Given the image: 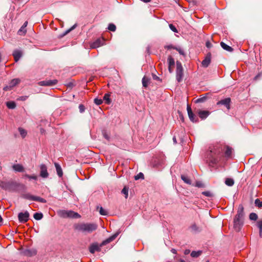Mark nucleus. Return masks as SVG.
<instances>
[{
	"label": "nucleus",
	"instance_id": "obj_1",
	"mask_svg": "<svg viewBox=\"0 0 262 262\" xmlns=\"http://www.w3.org/2000/svg\"><path fill=\"white\" fill-rule=\"evenodd\" d=\"M221 150L222 149H221L219 146L217 145L213 148H211L210 150L207 152V161L209 162L210 165H213L219 162Z\"/></svg>",
	"mask_w": 262,
	"mask_h": 262
},
{
	"label": "nucleus",
	"instance_id": "obj_2",
	"mask_svg": "<svg viewBox=\"0 0 262 262\" xmlns=\"http://www.w3.org/2000/svg\"><path fill=\"white\" fill-rule=\"evenodd\" d=\"M244 225V208L242 206L238 207L237 214L233 220V228L235 231L239 232Z\"/></svg>",
	"mask_w": 262,
	"mask_h": 262
},
{
	"label": "nucleus",
	"instance_id": "obj_3",
	"mask_svg": "<svg viewBox=\"0 0 262 262\" xmlns=\"http://www.w3.org/2000/svg\"><path fill=\"white\" fill-rule=\"evenodd\" d=\"M98 225L95 223H78L74 225V228L78 231L84 233H91L95 231Z\"/></svg>",
	"mask_w": 262,
	"mask_h": 262
},
{
	"label": "nucleus",
	"instance_id": "obj_4",
	"mask_svg": "<svg viewBox=\"0 0 262 262\" xmlns=\"http://www.w3.org/2000/svg\"><path fill=\"white\" fill-rule=\"evenodd\" d=\"M19 185V184L18 183L12 180L8 181H2L0 182V187L9 191H15Z\"/></svg>",
	"mask_w": 262,
	"mask_h": 262
},
{
	"label": "nucleus",
	"instance_id": "obj_5",
	"mask_svg": "<svg viewBox=\"0 0 262 262\" xmlns=\"http://www.w3.org/2000/svg\"><path fill=\"white\" fill-rule=\"evenodd\" d=\"M117 234H115L113 236L110 237V238H108V239H107L106 240H105V241L103 242V243H102L101 245L100 246H99L97 244H92L90 246V252L91 253H94L96 251H100L101 250V248L100 247L102 246V245H105V244L106 243H108L110 242H111V241H112L113 240H114L116 237H117Z\"/></svg>",
	"mask_w": 262,
	"mask_h": 262
},
{
	"label": "nucleus",
	"instance_id": "obj_6",
	"mask_svg": "<svg viewBox=\"0 0 262 262\" xmlns=\"http://www.w3.org/2000/svg\"><path fill=\"white\" fill-rule=\"evenodd\" d=\"M59 214L62 217H70L77 219L80 217V215L77 212L72 210H60L58 212Z\"/></svg>",
	"mask_w": 262,
	"mask_h": 262
},
{
	"label": "nucleus",
	"instance_id": "obj_7",
	"mask_svg": "<svg viewBox=\"0 0 262 262\" xmlns=\"http://www.w3.org/2000/svg\"><path fill=\"white\" fill-rule=\"evenodd\" d=\"M183 78V69L180 61H177L176 79L177 81L181 82Z\"/></svg>",
	"mask_w": 262,
	"mask_h": 262
},
{
	"label": "nucleus",
	"instance_id": "obj_8",
	"mask_svg": "<svg viewBox=\"0 0 262 262\" xmlns=\"http://www.w3.org/2000/svg\"><path fill=\"white\" fill-rule=\"evenodd\" d=\"M19 222L24 223L29 220V213L26 211L25 212H20L18 215Z\"/></svg>",
	"mask_w": 262,
	"mask_h": 262
},
{
	"label": "nucleus",
	"instance_id": "obj_9",
	"mask_svg": "<svg viewBox=\"0 0 262 262\" xmlns=\"http://www.w3.org/2000/svg\"><path fill=\"white\" fill-rule=\"evenodd\" d=\"M187 111L189 119L193 122H197L199 121L198 117L195 115L192 112L191 108L190 105H187Z\"/></svg>",
	"mask_w": 262,
	"mask_h": 262
},
{
	"label": "nucleus",
	"instance_id": "obj_10",
	"mask_svg": "<svg viewBox=\"0 0 262 262\" xmlns=\"http://www.w3.org/2000/svg\"><path fill=\"white\" fill-rule=\"evenodd\" d=\"M58 81L56 79L47 80L39 82L38 84L40 86H51L57 84Z\"/></svg>",
	"mask_w": 262,
	"mask_h": 262
},
{
	"label": "nucleus",
	"instance_id": "obj_11",
	"mask_svg": "<svg viewBox=\"0 0 262 262\" xmlns=\"http://www.w3.org/2000/svg\"><path fill=\"white\" fill-rule=\"evenodd\" d=\"M104 40L103 38H98L91 44V48L92 49L97 48L104 44Z\"/></svg>",
	"mask_w": 262,
	"mask_h": 262
},
{
	"label": "nucleus",
	"instance_id": "obj_12",
	"mask_svg": "<svg viewBox=\"0 0 262 262\" xmlns=\"http://www.w3.org/2000/svg\"><path fill=\"white\" fill-rule=\"evenodd\" d=\"M231 99L226 98L217 102V105H224L229 110L230 108Z\"/></svg>",
	"mask_w": 262,
	"mask_h": 262
},
{
	"label": "nucleus",
	"instance_id": "obj_13",
	"mask_svg": "<svg viewBox=\"0 0 262 262\" xmlns=\"http://www.w3.org/2000/svg\"><path fill=\"white\" fill-rule=\"evenodd\" d=\"M40 176L43 178H47L49 176L47 171V167L45 164H41L40 166Z\"/></svg>",
	"mask_w": 262,
	"mask_h": 262
},
{
	"label": "nucleus",
	"instance_id": "obj_14",
	"mask_svg": "<svg viewBox=\"0 0 262 262\" xmlns=\"http://www.w3.org/2000/svg\"><path fill=\"white\" fill-rule=\"evenodd\" d=\"M211 54L210 53L207 54L205 59L202 62V65L204 68H207L209 66L211 62Z\"/></svg>",
	"mask_w": 262,
	"mask_h": 262
},
{
	"label": "nucleus",
	"instance_id": "obj_15",
	"mask_svg": "<svg viewBox=\"0 0 262 262\" xmlns=\"http://www.w3.org/2000/svg\"><path fill=\"white\" fill-rule=\"evenodd\" d=\"M197 113L200 118L203 120L205 119L210 114V112L208 111L199 110Z\"/></svg>",
	"mask_w": 262,
	"mask_h": 262
},
{
	"label": "nucleus",
	"instance_id": "obj_16",
	"mask_svg": "<svg viewBox=\"0 0 262 262\" xmlns=\"http://www.w3.org/2000/svg\"><path fill=\"white\" fill-rule=\"evenodd\" d=\"M22 52L19 50H15L13 52V56L14 57L15 62H17L22 56Z\"/></svg>",
	"mask_w": 262,
	"mask_h": 262
},
{
	"label": "nucleus",
	"instance_id": "obj_17",
	"mask_svg": "<svg viewBox=\"0 0 262 262\" xmlns=\"http://www.w3.org/2000/svg\"><path fill=\"white\" fill-rule=\"evenodd\" d=\"M14 170L17 172H23L24 171V167L19 164H14L12 166Z\"/></svg>",
	"mask_w": 262,
	"mask_h": 262
},
{
	"label": "nucleus",
	"instance_id": "obj_18",
	"mask_svg": "<svg viewBox=\"0 0 262 262\" xmlns=\"http://www.w3.org/2000/svg\"><path fill=\"white\" fill-rule=\"evenodd\" d=\"M55 166L56 170L58 176L59 177H61L62 176L63 173H62V170L61 166H60V165L59 164H58L57 163H55Z\"/></svg>",
	"mask_w": 262,
	"mask_h": 262
},
{
	"label": "nucleus",
	"instance_id": "obj_19",
	"mask_svg": "<svg viewBox=\"0 0 262 262\" xmlns=\"http://www.w3.org/2000/svg\"><path fill=\"white\" fill-rule=\"evenodd\" d=\"M20 82V79L18 78L12 79L9 83V86L12 88Z\"/></svg>",
	"mask_w": 262,
	"mask_h": 262
},
{
	"label": "nucleus",
	"instance_id": "obj_20",
	"mask_svg": "<svg viewBox=\"0 0 262 262\" xmlns=\"http://www.w3.org/2000/svg\"><path fill=\"white\" fill-rule=\"evenodd\" d=\"M221 46L223 49L228 52H232L233 51V49L231 47L223 42H221Z\"/></svg>",
	"mask_w": 262,
	"mask_h": 262
},
{
	"label": "nucleus",
	"instance_id": "obj_21",
	"mask_svg": "<svg viewBox=\"0 0 262 262\" xmlns=\"http://www.w3.org/2000/svg\"><path fill=\"white\" fill-rule=\"evenodd\" d=\"M225 148H226V150H225L226 157H231L232 152V149L228 146H226Z\"/></svg>",
	"mask_w": 262,
	"mask_h": 262
},
{
	"label": "nucleus",
	"instance_id": "obj_22",
	"mask_svg": "<svg viewBox=\"0 0 262 262\" xmlns=\"http://www.w3.org/2000/svg\"><path fill=\"white\" fill-rule=\"evenodd\" d=\"M6 105L9 109H14L16 107V103L14 101H9L6 103Z\"/></svg>",
	"mask_w": 262,
	"mask_h": 262
},
{
	"label": "nucleus",
	"instance_id": "obj_23",
	"mask_svg": "<svg viewBox=\"0 0 262 262\" xmlns=\"http://www.w3.org/2000/svg\"><path fill=\"white\" fill-rule=\"evenodd\" d=\"M23 198H24L25 199L32 200V201H34V198H35V196L32 195L30 194V193L24 194L23 195Z\"/></svg>",
	"mask_w": 262,
	"mask_h": 262
},
{
	"label": "nucleus",
	"instance_id": "obj_24",
	"mask_svg": "<svg viewBox=\"0 0 262 262\" xmlns=\"http://www.w3.org/2000/svg\"><path fill=\"white\" fill-rule=\"evenodd\" d=\"M234 182L231 178H227L225 180V184L229 186H232L234 185Z\"/></svg>",
	"mask_w": 262,
	"mask_h": 262
},
{
	"label": "nucleus",
	"instance_id": "obj_25",
	"mask_svg": "<svg viewBox=\"0 0 262 262\" xmlns=\"http://www.w3.org/2000/svg\"><path fill=\"white\" fill-rule=\"evenodd\" d=\"M18 131L22 138H24L27 136V132L25 129L21 127H19Z\"/></svg>",
	"mask_w": 262,
	"mask_h": 262
},
{
	"label": "nucleus",
	"instance_id": "obj_26",
	"mask_svg": "<svg viewBox=\"0 0 262 262\" xmlns=\"http://www.w3.org/2000/svg\"><path fill=\"white\" fill-rule=\"evenodd\" d=\"M110 97V94L109 93L105 94L103 97V100L105 101V103L106 104H110L111 102V100Z\"/></svg>",
	"mask_w": 262,
	"mask_h": 262
},
{
	"label": "nucleus",
	"instance_id": "obj_27",
	"mask_svg": "<svg viewBox=\"0 0 262 262\" xmlns=\"http://www.w3.org/2000/svg\"><path fill=\"white\" fill-rule=\"evenodd\" d=\"M202 253V251H193L191 252V256L192 257H199Z\"/></svg>",
	"mask_w": 262,
	"mask_h": 262
},
{
	"label": "nucleus",
	"instance_id": "obj_28",
	"mask_svg": "<svg viewBox=\"0 0 262 262\" xmlns=\"http://www.w3.org/2000/svg\"><path fill=\"white\" fill-rule=\"evenodd\" d=\"M181 179L185 183L187 184H191V181L187 176L182 175Z\"/></svg>",
	"mask_w": 262,
	"mask_h": 262
},
{
	"label": "nucleus",
	"instance_id": "obj_29",
	"mask_svg": "<svg viewBox=\"0 0 262 262\" xmlns=\"http://www.w3.org/2000/svg\"><path fill=\"white\" fill-rule=\"evenodd\" d=\"M33 217L36 220H40L43 217V214L42 213L36 212L34 214Z\"/></svg>",
	"mask_w": 262,
	"mask_h": 262
},
{
	"label": "nucleus",
	"instance_id": "obj_30",
	"mask_svg": "<svg viewBox=\"0 0 262 262\" xmlns=\"http://www.w3.org/2000/svg\"><path fill=\"white\" fill-rule=\"evenodd\" d=\"M168 62L169 67H173L174 65V60L171 56L168 58Z\"/></svg>",
	"mask_w": 262,
	"mask_h": 262
},
{
	"label": "nucleus",
	"instance_id": "obj_31",
	"mask_svg": "<svg viewBox=\"0 0 262 262\" xmlns=\"http://www.w3.org/2000/svg\"><path fill=\"white\" fill-rule=\"evenodd\" d=\"M190 228L192 231L199 232L200 231V228L196 226L195 224H193L190 227Z\"/></svg>",
	"mask_w": 262,
	"mask_h": 262
},
{
	"label": "nucleus",
	"instance_id": "obj_32",
	"mask_svg": "<svg viewBox=\"0 0 262 262\" xmlns=\"http://www.w3.org/2000/svg\"><path fill=\"white\" fill-rule=\"evenodd\" d=\"M249 219L252 221H256L258 219V216L255 213H251L249 215Z\"/></svg>",
	"mask_w": 262,
	"mask_h": 262
},
{
	"label": "nucleus",
	"instance_id": "obj_33",
	"mask_svg": "<svg viewBox=\"0 0 262 262\" xmlns=\"http://www.w3.org/2000/svg\"><path fill=\"white\" fill-rule=\"evenodd\" d=\"M34 201H37L42 203H45L47 202V201L45 199L36 196H35Z\"/></svg>",
	"mask_w": 262,
	"mask_h": 262
},
{
	"label": "nucleus",
	"instance_id": "obj_34",
	"mask_svg": "<svg viewBox=\"0 0 262 262\" xmlns=\"http://www.w3.org/2000/svg\"><path fill=\"white\" fill-rule=\"evenodd\" d=\"M148 79L145 76L142 78V82L143 86L145 88L147 87L148 83Z\"/></svg>",
	"mask_w": 262,
	"mask_h": 262
},
{
	"label": "nucleus",
	"instance_id": "obj_35",
	"mask_svg": "<svg viewBox=\"0 0 262 262\" xmlns=\"http://www.w3.org/2000/svg\"><path fill=\"white\" fill-rule=\"evenodd\" d=\"M77 26V24L74 25L71 28L67 30L61 36L63 37L68 34L69 32H70L71 31L74 30Z\"/></svg>",
	"mask_w": 262,
	"mask_h": 262
},
{
	"label": "nucleus",
	"instance_id": "obj_36",
	"mask_svg": "<svg viewBox=\"0 0 262 262\" xmlns=\"http://www.w3.org/2000/svg\"><path fill=\"white\" fill-rule=\"evenodd\" d=\"M77 26V24L74 25L71 28L67 30L61 36L63 37L68 34L69 32H70L71 31L74 30Z\"/></svg>",
	"mask_w": 262,
	"mask_h": 262
},
{
	"label": "nucleus",
	"instance_id": "obj_37",
	"mask_svg": "<svg viewBox=\"0 0 262 262\" xmlns=\"http://www.w3.org/2000/svg\"><path fill=\"white\" fill-rule=\"evenodd\" d=\"M173 49L177 50L181 55H185V52L180 47H173Z\"/></svg>",
	"mask_w": 262,
	"mask_h": 262
},
{
	"label": "nucleus",
	"instance_id": "obj_38",
	"mask_svg": "<svg viewBox=\"0 0 262 262\" xmlns=\"http://www.w3.org/2000/svg\"><path fill=\"white\" fill-rule=\"evenodd\" d=\"M24 177L29 179L30 180L33 179V180H36L37 179V177L35 175L30 176L28 174H25L24 175Z\"/></svg>",
	"mask_w": 262,
	"mask_h": 262
},
{
	"label": "nucleus",
	"instance_id": "obj_39",
	"mask_svg": "<svg viewBox=\"0 0 262 262\" xmlns=\"http://www.w3.org/2000/svg\"><path fill=\"white\" fill-rule=\"evenodd\" d=\"M108 29L111 31H115L116 29V26L113 24H110L108 26Z\"/></svg>",
	"mask_w": 262,
	"mask_h": 262
},
{
	"label": "nucleus",
	"instance_id": "obj_40",
	"mask_svg": "<svg viewBox=\"0 0 262 262\" xmlns=\"http://www.w3.org/2000/svg\"><path fill=\"white\" fill-rule=\"evenodd\" d=\"M140 179H144V174L142 172H140L137 175L135 176V179L136 180H138Z\"/></svg>",
	"mask_w": 262,
	"mask_h": 262
},
{
	"label": "nucleus",
	"instance_id": "obj_41",
	"mask_svg": "<svg viewBox=\"0 0 262 262\" xmlns=\"http://www.w3.org/2000/svg\"><path fill=\"white\" fill-rule=\"evenodd\" d=\"M202 194L208 197L213 196V194L209 191H203L202 192Z\"/></svg>",
	"mask_w": 262,
	"mask_h": 262
},
{
	"label": "nucleus",
	"instance_id": "obj_42",
	"mask_svg": "<svg viewBox=\"0 0 262 262\" xmlns=\"http://www.w3.org/2000/svg\"><path fill=\"white\" fill-rule=\"evenodd\" d=\"M255 206L259 207V208H261L262 207V202L260 201L259 199H256L255 201Z\"/></svg>",
	"mask_w": 262,
	"mask_h": 262
},
{
	"label": "nucleus",
	"instance_id": "obj_43",
	"mask_svg": "<svg viewBox=\"0 0 262 262\" xmlns=\"http://www.w3.org/2000/svg\"><path fill=\"white\" fill-rule=\"evenodd\" d=\"M94 102L96 104L99 105L102 103L103 101L101 99L96 98L94 99Z\"/></svg>",
	"mask_w": 262,
	"mask_h": 262
},
{
	"label": "nucleus",
	"instance_id": "obj_44",
	"mask_svg": "<svg viewBox=\"0 0 262 262\" xmlns=\"http://www.w3.org/2000/svg\"><path fill=\"white\" fill-rule=\"evenodd\" d=\"M99 213L100 214L103 215H106L107 214V211L105 210L102 207H100Z\"/></svg>",
	"mask_w": 262,
	"mask_h": 262
},
{
	"label": "nucleus",
	"instance_id": "obj_45",
	"mask_svg": "<svg viewBox=\"0 0 262 262\" xmlns=\"http://www.w3.org/2000/svg\"><path fill=\"white\" fill-rule=\"evenodd\" d=\"M195 186L197 187H203L204 186V185L203 183L200 181H197L195 183Z\"/></svg>",
	"mask_w": 262,
	"mask_h": 262
},
{
	"label": "nucleus",
	"instance_id": "obj_46",
	"mask_svg": "<svg viewBox=\"0 0 262 262\" xmlns=\"http://www.w3.org/2000/svg\"><path fill=\"white\" fill-rule=\"evenodd\" d=\"M169 26L171 31L174 32H178L177 28L172 24H170Z\"/></svg>",
	"mask_w": 262,
	"mask_h": 262
},
{
	"label": "nucleus",
	"instance_id": "obj_47",
	"mask_svg": "<svg viewBox=\"0 0 262 262\" xmlns=\"http://www.w3.org/2000/svg\"><path fill=\"white\" fill-rule=\"evenodd\" d=\"M79 112L81 113H83L84 112L85 107H84V106L83 104H80L79 105Z\"/></svg>",
	"mask_w": 262,
	"mask_h": 262
},
{
	"label": "nucleus",
	"instance_id": "obj_48",
	"mask_svg": "<svg viewBox=\"0 0 262 262\" xmlns=\"http://www.w3.org/2000/svg\"><path fill=\"white\" fill-rule=\"evenodd\" d=\"M256 225L259 229H262V219L257 221Z\"/></svg>",
	"mask_w": 262,
	"mask_h": 262
},
{
	"label": "nucleus",
	"instance_id": "obj_49",
	"mask_svg": "<svg viewBox=\"0 0 262 262\" xmlns=\"http://www.w3.org/2000/svg\"><path fill=\"white\" fill-rule=\"evenodd\" d=\"M122 193L126 195L125 198H126L128 195V189L126 187H124L122 190Z\"/></svg>",
	"mask_w": 262,
	"mask_h": 262
},
{
	"label": "nucleus",
	"instance_id": "obj_50",
	"mask_svg": "<svg viewBox=\"0 0 262 262\" xmlns=\"http://www.w3.org/2000/svg\"><path fill=\"white\" fill-rule=\"evenodd\" d=\"M27 98H28V96H24L19 97L17 99V100H20V101H25L26 100H27Z\"/></svg>",
	"mask_w": 262,
	"mask_h": 262
},
{
	"label": "nucleus",
	"instance_id": "obj_51",
	"mask_svg": "<svg viewBox=\"0 0 262 262\" xmlns=\"http://www.w3.org/2000/svg\"><path fill=\"white\" fill-rule=\"evenodd\" d=\"M67 86L69 88H72L74 86V83L73 82H70L67 83Z\"/></svg>",
	"mask_w": 262,
	"mask_h": 262
},
{
	"label": "nucleus",
	"instance_id": "obj_52",
	"mask_svg": "<svg viewBox=\"0 0 262 262\" xmlns=\"http://www.w3.org/2000/svg\"><path fill=\"white\" fill-rule=\"evenodd\" d=\"M205 99H206V98L205 97L200 98L196 100V102H197V103L203 102L205 101Z\"/></svg>",
	"mask_w": 262,
	"mask_h": 262
},
{
	"label": "nucleus",
	"instance_id": "obj_53",
	"mask_svg": "<svg viewBox=\"0 0 262 262\" xmlns=\"http://www.w3.org/2000/svg\"><path fill=\"white\" fill-rule=\"evenodd\" d=\"M103 137L107 140H109L110 139V137L109 136L106 134V133L105 132H103Z\"/></svg>",
	"mask_w": 262,
	"mask_h": 262
},
{
	"label": "nucleus",
	"instance_id": "obj_54",
	"mask_svg": "<svg viewBox=\"0 0 262 262\" xmlns=\"http://www.w3.org/2000/svg\"><path fill=\"white\" fill-rule=\"evenodd\" d=\"M206 46L208 48H210L211 47H212V44L211 42H210L209 41H207L206 42Z\"/></svg>",
	"mask_w": 262,
	"mask_h": 262
},
{
	"label": "nucleus",
	"instance_id": "obj_55",
	"mask_svg": "<svg viewBox=\"0 0 262 262\" xmlns=\"http://www.w3.org/2000/svg\"><path fill=\"white\" fill-rule=\"evenodd\" d=\"M12 88H10V87L9 86V85H8V86H6L4 88V90L5 91H9L10 90H11Z\"/></svg>",
	"mask_w": 262,
	"mask_h": 262
},
{
	"label": "nucleus",
	"instance_id": "obj_56",
	"mask_svg": "<svg viewBox=\"0 0 262 262\" xmlns=\"http://www.w3.org/2000/svg\"><path fill=\"white\" fill-rule=\"evenodd\" d=\"M29 252H31L30 255H35L36 253L35 250H33L32 251H28Z\"/></svg>",
	"mask_w": 262,
	"mask_h": 262
},
{
	"label": "nucleus",
	"instance_id": "obj_57",
	"mask_svg": "<svg viewBox=\"0 0 262 262\" xmlns=\"http://www.w3.org/2000/svg\"><path fill=\"white\" fill-rule=\"evenodd\" d=\"M27 24H28V22L27 21L25 22V23L24 24V25L22 26V29H25V28L27 26Z\"/></svg>",
	"mask_w": 262,
	"mask_h": 262
},
{
	"label": "nucleus",
	"instance_id": "obj_58",
	"mask_svg": "<svg viewBox=\"0 0 262 262\" xmlns=\"http://www.w3.org/2000/svg\"><path fill=\"white\" fill-rule=\"evenodd\" d=\"M21 31H24V32H26V30L25 29H22V27L20 28V29L19 30L18 32L20 33Z\"/></svg>",
	"mask_w": 262,
	"mask_h": 262
},
{
	"label": "nucleus",
	"instance_id": "obj_59",
	"mask_svg": "<svg viewBox=\"0 0 262 262\" xmlns=\"http://www.w3.org/2000/svg\"><path fill=\"white\" fill-rule=\"evenodd\" d=\"M259 236L260 237H262V228L259 229Z\"/></svg>",
	"mask_w": 262,
	"mask_h": 262
},
{
	"label": "nucleus",
	"instance_id": "obj_60",
	"mask_svg": "<svg viewBox=\"0 0 262 262\" xmlns=\"http://www.w3.org/2000/svg\"><path fill=\"white\" fill-rule=\"evenodd\" d=\"M173 47H175L174 46H173L172 45H169L166 47V48L168 49H173Z\"/></svg>",
	"mask_w": 262,
	"mask_h": 262
},
{
	"label": "nucleus",
	"instance_id": "obj_61",
	"mask_svg": "<svg viewBox=\"0 0 262 262\" xmlns=\"http://www.w3.org/2000/svg\"><path fill=\"white\" fill-rule=\"evenodd\" d=\"M172 140L173 141L174 144H176L177 143L176 138L175 136H174L172 138Z\"/></svg>",
	"mask_w": 262,
	"mask_h": 262
},
{
	"label": "nucleus",
	"instance_id": "obj_62",
	"mask_svg": "<svg viewBox=\"0 0 262 262\" xmlns=\"http://www.w3.org/2000/svg\"><path fill=\"white\" fill-rule=\"evenodd\" d=\"M171 252H172V253H173V254H176V253H177V251H176V249H172L171 250Z\"/></svg>",
	"mask_w": 262,
	"mask_h": 262
},
{
	"label": "nucleus",
	"instance_id": "obj_63",
	"mask_svg": "<svg viewBox=\"0 0 262 262\" xmlns=\"http://www.w3.org/2000/svg\"><path fill=\"white\" fill-rule=\"evenodd\" d=\"M153 78L155 80H158L159 79V78L156 75H153Z\"/></svg>",
	"mask_w": 262,
	"mask_h": 262
},
{
	"label": "nucleus",
	"instance_id": "obj_64",
	"mask_svg": "<svg viewBox=\"0 0 262 262\" xmlns=\"http://www.w3.org/2000/svg\"><path fill=\"white\" fill-rule=\"evenodd\" d=\"M168 70L170 73H171L172 72V67L168 66Z\"/></svg>",
	"mask_w": 262,
	"mask_h": 262
}]
</instances>
